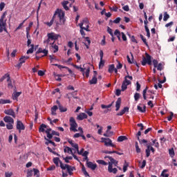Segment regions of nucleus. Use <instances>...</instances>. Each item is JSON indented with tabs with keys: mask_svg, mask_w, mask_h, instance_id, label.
Masks as SVG:
<instances>
[{
	"mask_svg": "<svg viewBox=\"0 0 177 177\" xmlns=\"http://www.w3.org/2000/svg\"><path fill=\"white\" fill-rule=\"evenodd\" d=\"M145 56L142 57V61L141 62L142 66H146V64H148L149 66H151V56L149 55V53H146Z\"/></svg>",
	"mask_w": 177,
	"mask_h": 177,
	"instance_id": "obj_3",
	"label": "nucleus"
},
{
	"mask_svg": "<svg viewBox=\"0 0 177 177\" xmlns=\"http://www.w3.org/2000/svg\"><path fill=\"white\" fill-rule=\"evenodd\" d=\"M128 35H129L131 42H134L135 44H138V40H136L134 35H131V34H129V33H128Z\"/></svg>",
	"mask_w": 177,
	"mask_h": 177,
	"instance_id": "obj_42",
	"label": "nucleus"
},
{
	"mask_svg": "<svg viewBox=\"0 0 177 177\" xmlns=\"http://www.w3.org/2000/svg\"><path fill=\"white\" fill-rule=\"evenodd\" d=\"M69 122L71 125L70 131H73V132H78V130H77L78 124H77V122H75V119L73 117L70 118Z\"/></svg>",
	"mask_w": 177,
	"mask_h": 177,
	"instance_id": "obj_4",
	"label": "nucleus"
},
{
	"mask_svg": "<svg viewBox=\"0 0 177 177\" xmlns=\"http://www.w3.org/2000/svg\"><path fill=\"white\" fill-rule=\"evenodd\" d=\"M138 140L140 142V143L143 144V143H147V140H140L139 137H138Z\"/></svg>",
	"mask_w": 177,
	"mask_h": 177,
	"instance_id": "obj_57",
	"label": "nucleus"
},
{
	"mask_svg": "<svg viewBox=\"0 0 177 177\" xmlns=\"http://www.w3.org/2000/svg\"><path fill=\"white\" fill-rule=\"evenodd\" d=\"M140 38H141L142 42L146 45V46H149V44L147 43V40L146 38H145V36L143 35H140Z\"/></svg>",
	"mask_w": 177,
	"mask_h": 177,
	"instance_id": "obj_43",
	"label": "nucleus"
},
{
	"mask_svg": "<svg viewBox=\"0 0 177 177\" xmlns=\"http://www.w3.org/2000/svg\"><path fill=\"white\" fill-rule=\"evenodd\" d=\"M104 66V60L100 59V63H99V68H102V67Z\"/></svg>",
	"mask_w": 177,
	"mask_h": 177,
	"instance_id": "obj_53",
	"label": "nucleus"
},
{
	"mask_svg": "<svg viewBox=\"0 0 177 177\" xmlns=\"http://www.w3.org/2000/svg\"><path fill=\"white\" fill-rule=\"evenodd\" d=\"M90 85H95V84H97V77L96 76H93L92 80L88 81Z\"/></svg>",
	"mask_w": 177,
	"mask_h": 177,
	"instance_id": "obj_29",
	"label": "nucleus"
},
{
	"mask_svg": "<svg viewBox=\"0 0 177 177\" xmlns=\"http://www.w3.org/2000/svg\"><path fill=\"white\" fill-rule=\"evenodd\" d=\"M4 114H6L7 115H11V117H13V118H16V114L15 113V111L13 109H6L4 111Z\"/></svg>",
	"mask_w": 177,
	"mask_h": 177,
	"instance_id": "obj_11",
	"label": "nucleus"
},
{
	"mask_svg": "<svg viewBox=\"0 0 177 177\" xmlns=\"http://www.w3.org/2000/svg\"><path fill=\"white\" fill-rule=\"evenodd\" d=\"M104 158H109L110 160V162H108L109 167H113V165H114V167H117V165H118V161L115 160L114 158H113V157L111 156H105Z\"/></svg>",
	"mask_w": 177,
	"mask_h": 177,
	"instance_id": "obj_8",
	"label": "nucleus"
},
{
	"mask_svg": "<svg viewBox=\"0 0 177 177\" xmlns=\"http://www.w3.org/2000/svg\"><path fill=\"white\" fill-rule=\"evenodd\" d=\"M50 45H51V48L54 49L53 53H57V52L59 51V46L55 44V41H53V43H50Z\"/></svg>",
	"mask_w": 177,
	"mask_h": 177,
	"instance_id": "obj_21",
	"label": "nucleus"
},
{
	"mask_svg": "<svg viewBox=\"0 0 177 177\" xmlns=\"http://www.w3.org/2000/svg\"><path fill=\"white\" fill-rule=\"evenodd\" d=\"M83 26H89V21L87 19V18H84L82 21L79 24V27L80 28H82V27H84Z\"/></svg>",
	"mask_w": 177,
	"mask_h": 177,
	"instance_id": "obj_16",
	"label": "nucleus"
},
{
	"mask_svg": "<svg viewBox=\"0 0 177 177\" xmlns=\"http://www.w3.org/2000/svg\"><path fill=\"white\" fill-rule=\"evenodd\" d=\"M108 171H109V172H110V174H111V173L112 174H117V172L118 171L117 168H113V166H111V165L108 166Z\"/></svg>",
	"mask_w": 177,
	"mask_h": 177,
	"instance_id": "obj_22",
	"label": "nucleus"
},
{
	"mask_svg": "<svg viewBox=\"0 0 177 177\" xmlns=\"http://www.w3.org/2000/svg\"><path fill=\"white\" fill-rule=\"evenodd\" d=\"M121 107V97L118 98L115 102V111H118Z\"/></svg>",
	"mask_w": 177,
	"mask_h": 177,
	"instance_id": "obj_20",
	"label": "nucleus"
},
{
	"mask_svg": "<svg viewBox=\"0 0 177 177\" xmlns=\"http://www.w3.org/2000/svg\"><path fill=\"white\" fill-rule=\"evenodd\" d=\"M5 3L3 2H1L0 3V10L1 12H2V10H3V9L5 8Z\"/></svg>",
	"mask_w": 177,
	"mask_h": 177,
	"instance_id": "obj_63",
	"label": "nucleus"
},
{
	"mask_svg": "<svg viewBox=\"0 0 177 177\" xmlns=\"http://www.w3.org/2000/svg\"><path fill=\"white\" fill-rule=\"evenodd\" d=\"M61 169H67L70 176L73 175V171H75V167H73L69 165H64L63 162H61Z\"/></svg>",
	"mask_w": 177,
	"mask_h": 177,
	"instance_id": "obj_5",
	"label": "nucleus"
},
{
	"mask_svg": "<svg viewBox=\"0 0 177 177\" xmlns=\"http://www.w3.org/2000/svg\"><path fill=\"white\" fill-rule=\"evenodd\" d=\"M48 128V126L45 124H41L39 128V132H45V129Z\"/></svg>",
	"mask_w": 177,
	"mask_h": 177,
	"instance_id": "obj_32",
	"label": "nucleus"
},
{
	"mask_svg": "<svg viewBox=\"0 0 177 177\" xmlns=\"http://www.w3.org/2000/svg\"><path fill=\"white\" fill-rule=\"evenodd\" d=\"M169 154L171 158H174V157L175 156V151L174 150V148L169 149Z\"/></svg>",
	"mask_w": 177,
	"mask_h": 177,
	"instance_id": "obj_41",
	"label": "nucleus"
},
{
	"mask_svg": "<svg viewBox=\"0 0 177 177\" xmlns=\"http://www.w3.org/2000/svg\"><path fill=\"white\" fill-rule=\"evenodd\" d=\"M44 139L45 140H46V142H45V145H46V146H49V143H50V145H53L54 147H56V143H55V142L46 138V137H44Z\"/></svg>",
	"mask_w": 177,
	"mask_h": 177,
	"instance_id": "obj_24",
	"label": "nucleus"
},
{
	"mask_svg": "<svg viewBox=\"0 0 177 177\" xmlns=\"http://www.w3.org/2000/svg\"><path fill=\"white\" fill-rule=\"evenodd\" d=\"M39 53H44V56H48V53H49V51L46 49L43 50L41 48H39L36 52V55H39Z\"/></svg>",
	"mask_w": 177,
	"mask_h": 177,
	"instance_id": "obj_15",
	"label": "nucleus"
},
{
	"mask_svg": "<svg viewBox=\"0 0 177 177\" xmlns=\"http://www.w3.org/2000/svg\"><path fill=\"white\" fill-rule=\"evenodd\" d=\"M157 70H158L159 71H161V70H162V64L160 63L157 65Z\"/></svg>",
	"mask_w": 177,
	"mask_h": 177,
	"instance_id": "obj_61",
	"label": "nucleus"
},
{
	"mask_svg": "<svg viewBox=\"0 0 177 177\" xmlns=\"http://www.w3.org/2000/svg\"><path fill=\"white\" fill-rule=\"evenodd\" d=\"M68 3H69L68 1H64L62 3V5L65 10H69L70 8H68V6H67Z\"/></svg>",
	"mask_w": 177,
	"mask_h": 177,
	"instance_id": "obj_30",
	"label": "nucleus"
},
{
	"mask_svg": "<svg viewBox=\"0 0 177 177\" xmlns=\"http://www.w3.org/2000/svg\"><path fill=\"white\" fill-rule=\"evenodd\" d=\"M28 59H30L28 56H21L19 58V62L23 64V63H26V60H28Z\"/></svg>",
	"mask_w": 177,
	"mask_h": 177,
	"instance_id": "obj_31",
	"label": "nucleus"
},
{
	"mask_svg": "<svg viewBox=\"0 0 177 177\" xmlns=\"http://www.w3.org/2000/svg\"><path fill=\"white\" fill-rule=\"evenodd\" d=\"M30 46L31 48L26 52L27 55H30V53H34V44H31Z\"/></svg>",
	"mask_w": 177,
	"mask_h": 177,
	"instance_id": "obj_45",
	"label": "nucleus"
},
{
	"mask_svg": "<svg viewBox=\"0 0 177 177\" xmlns=\"http://www.w3.org/2000/svg\"><path fill=\"white\" fill-rule=\"evenodd\" d=\"M6 15H8V12L6 11L1 15L0 19V27H6V21H8V19H6Z\"/></svg>",
	"mask_w": 177,
	"mask_h": 177,
	"instance_id": "obj_6",
	"label": "nucleus"
},
{
	"mask_svg": "<svg viewBox=\"0 0 177 177\" xmlns=\"http://www.w3.org/2000/svg\"><path fill=\"white\" fill-rule=\"evenodd\" d=\"M80 34H81L82 38L86 37H85V32L84 31L83 28H80Z\"/></svg>",
	"mask_w": 177,
	"mask_h": 177,
	"instance_id": "obj_62",
	"label": "nucleus"
},
{
	"mask_svg": "<svg viewBox=\"0 0 177 177\" xmlns=\"http://www.w3.org/2000/svg\"><path fill=\"white\" fill-rule=\"evenodd\" d=\"M12 102L10 100H0V104H10Z\"/></svg>",
	"mask_w": 177,
	"mask_h": 177,
	"instance_id": "obj_39",
	"label": "nucleus"
},
{
	"mask_svg": "<svg viewBox=\"0 0 177 177\" xmlns=\"http://www.w3.org/2000/svg\"><path fill=\"white\" fill-rule=\"evenodd\" d=\"M152 63L155 68H157V66L158 65V61L157 59L152 60Z\"/></svg>",
	"mask_w": 177,
	"mask_h": 177,
	"instance_id": "obj_54",
	"label": "nucleus"
},
{
	"mask_svg": "<svg viewBox=\"0 0 177 177\" xmlns=\"http://www.w3.org/2000/svg\"><path fill=\"white\" fill-rule=\"evenodd\" d=\"M21 95V92H14L12 95V97L13 100H17L19 99V96Z\"/></svg>",
	"mask_w": 177,
	"mask_h": 177,
	"instance_id": "obj_23",
	"label": "nucleus"
},
{
	"mask_svg": "<svg viewBox=\"0 0 177 177\" xmlns=\"http://www.w3.org/2000/svg\"><path fill=\"white\" fill-rule=\"evenodd\" d=\"M64 153H68V154H73V149L68 147H65L64 149Z\"/></svg>",
	"mask_w": 177,
	"mask_h": 177,
	"instance_id": "obj_33",
	"label": "nucleus"
},
{
	"mask_svg": "<svg viewBox=\"0 0 177 177\" xmlns=\"http://www.w3.org/2000/svg\"><path fill=\"white\" fill-rule=\"evenodd\" d=\"M129 165L127 163V161H125L124 165L123 166V172H127L128 170Z\"/></svg>",
	"mask_w": 177,
	"mask_h": 177,
	"instance_id": "obj_52",
	"label": "nucleus"
},
{
	"mask_svg": "<svg viewBox=\"0 0 177 177\" xmlns=\"http://www.w3.org/2000/svg\"><path fill=\"white\" fill-rule=\"evenodd\" d=\"M121 35H122V39H123V41H125L127 40V35H125V33H124V32H121Z\"/></svg>",
	"mask_w": 177,
	"mask_h": 177,
	"instance_id": "obj_60",
	"label": "nucleus"
},
{
	"mask_svg": "<svg viewBox=\"0 0 177 177\" xmlns=\"http://www.w3.org/2000/svg\"><path fill=\"white\" fill-rule=\"evenodd\" d=\"M77 118L79 120V121H82V120L88 118V115H86L85 113H80L79 115H77Z\"/></svg>",
	"mask_w": 177,
	"mask_h": 177,
	"instance_id": "obj_17",
	"label": "nucleus"
},
{
	"mask_svg": "<svg viewBox=\"0 0 177 177\" xmlns=\"http://www.w3.org/2000/svg\"><path fill=\"white\" fill-rule=\"evenodd\" d=\"M7 78V82H9L10 81V75L9 73L5 74L1 79H0V82H3Z\"/></svg>",
	"mask_w": 177,
	"mask_h": 177,
	"instance_id": "obj_18",
	"label": "nucleus"
},
{
	"mask_svg": "<svg viewBox=\"0 0 177 177\" xmlns=\"http://www.w3.org/2000/svg\"><path fill=\"white\" fill-rule=\"evenodd\" d=\"M53 66H55V67H58V68H59V70H62V68H68V67L67 66H64L63 65H59L57 64H53Z\"/></svg>",
	"mask_w": 177,
	"mask_h": 177,
	"instance_id": "obj_47",
	"label": "nucleus"
},
{
	"mask_svg": "<svg viewBox=\"0 0 177 177\" xmlns=\"http://www.w3.org/2000/svg\"><path fill=\"white\" fill-rule=\"evenodd\" d=\"M124 140H128V138L125 136H120L118 138V142H124Z\"/></svg>",
	"mask_w": 177,
	"mask_h": 177,
	"instance_id": "obj_36",
	"label": "nucleus"
},
{
	"mask_svg": "<svg viewBox=\"0 0 177 177\" xmlns=\"http://www.w3.org/2000/svg\"><path fill=\"white\" fill-rule=\"evenodd\" d=\"M137 109L138 110V111H140V113H146V105L143 106V109L142 108V106L138 105L137 106Z\"/></svg>",
	"mask_w": 177,
	"mask_h": 177,
	"instance_id": "obj_34",
	"label": "nucleus"
},
{
	"mask_svg": "<svg viewBox=\"0 0 177 177\" xmlns=\"http://www.w3.org/2000/svg\"><path fill=\"white\" fill-rule=\"evenodd\" d=\"M104 143L106 147L111 146V147H115V145L113 144V141L110 138H107L106 141H104Z\"/></svg>",
	"mask_w": 177,
	"mask_h": 177,
	"instance_id": "obj_14",
	"label": "nucleus"
},
{
	"mask_svg": "<svg viewBox=\"0 0 177 177\" xmlns=\"http://www.w3.org/2000/svg\"><path fill=\"white\" fill-rule=\"evenodd\" d=\"M80 165H82V171L83 172L84 176H89V174L88 173V171H86V169H85V166L84 165V164H82V162H80Z\"/></svg>",
	"mask_w": 177,
	"mask_h": 177,
	"instance_id": "obj_25",
	"label": "nucleus"
},
{
	"mask_svg": "<svg viewBox=\"0 0 177 177\" xmlns=\"http://www.w3.org/2000/svg\"><path fill=\"white\" fill-rule=\"evenodd\" d=\"M17 129L20 131H24V129H26V127H24V124H23V122L20 120H17Z\"/></svg>",
	"mask_w": 177,
	"mask_h": 177,
	"instance_id": "obj_12",
	"label": "nucleus"
},
{
	"mask_svg": "<svg viewBox=\"0 0 177 177\" xmlns=\"http://www.w3.org/2000/svg\"><path fill=\"white\" fill-rule=\"evenodd\" d=\"M68 143H70L71 146H72V147H74V149H75V150L78 151V145L77 144L74 143L73 140H68Z\"/></svg>",
	"mask_w": 177,
	"mask_h": 177,
	"instance_id": "obj_27",
	"label": "nucleus"
},
{
	"mask_svg": "<svg viewBox=\"0 0 177 177\" xmlns=\"http://www.w3.org/2000/svg\"><path fill=\"white\" fill-rule=\"evenodd\" d=\"M27 19H28V18H27ZM27 19H24V20L23 21V22L21 23V24L19 25L18 27H17V28L15 29V31H17V30H20V28H21V27H23V24H24V23H26V21L27 20Z\"/></svg>",
	"mask_w": 177,
	"mask_h": 177,
	"instance_id": "obj_50",
	"label": "nucleus"
},
{
	"mask_svg": "<svg viewBox=\"0 0 177 177\" xmlns=\"http://www.w3.org/2000/svg\"><path fill=\"white\" fill-rule=\"evenodd\" d=\"M62 75H55V80L56 81L60 82L62 81Z\"/></svg>",
	"mask_w": 177,
	"mask_h": 177,
	"instance_id": "obj_58",
	"label": "nucleus"
},
{
	"mask_svg": "<svg viewBox=\"0 0 177 177\" xmlns=\"http://www.w3.org/2000/svg\"><path fill=\"white\" fill-rule=\"evenodd\" d=\"M3 121L6 122L11 123V124H15V120L12 118L10 116H6L3 118Z\"/></svg>",
	"mask_w": 177,
	"mask_h": 177,
	"instance_id": "obj_19",
	"label": "nucleus"
},
{
	"mask_svg": "<svg viewBox=\"0 0 177 177\" xmlns=\"http://www.w3.org/2000/svg\"><path fill=\"white\" fill-rule=\"evenodd\" d=\"M147 149L145 150L146 152V157H150V145L147 144Z\"/></svg>",
	"mask_w": 177,
	"mask_h": 177,
	"instance_id": "obj_35",
	"label": "nucleus"
},
{
	"mask_svg": "<svg viewBox=\"0 0 177 177\" xmlns=\"http://www.w3.org/2000/svg\"><path fill=\"white\" fill-rule=\"evenodd\" d=\"M107 32L110 34L111 37H113L114 34L113 33V29H111L110 27H107Z\"/></svg>",
	"mask_w": 177,
	"mask_h": 177,
	"instance_id": "obj_51",
	"label": "nucleus"
},
{
	"mask_svg": "<svg viewBox=\"0 0 177 177\" xmlns=\"http://www.w3.org/2000/svg\"><path fill=\"white\" fill-rule=\"evenodd\" d=\"M110 10H113V12H117L118 10V7L113 6L109 8Z\"/></svg>",
	"mask_w": 177,
	"mask_h": 177,
	"instance_id": "obj_59",
	"label": "nucleus"
},
{
	"mask_svg": "<svg viewBox=\"0 0 177 177\" xmlns=\"http://www.w3.org/2000/svg\"><path fill=\"white\" fill-rule=\"evenodd\" d=\"M66 14L64 11L62 9H57L53 16L50 22H44L46 26L48 27H52L53 26V23H55L56 27H59V26H64L66 24Z\"/></svg>",
	"mask_w": 177,
	"mask_h": 177,
	"instance_id": "obj_1",
	"label": "nucleus"
},
{
	"mask_svg": "<svg viewBox=\"0 0 177 177\" xmlns=\"http://www.w3.org/2000/svg\"><path fill=\"white\" fill-rule=\"evenodd\" d=\"M97 162L101 165H109V163L103 160H97Z\"/></svg>",
	"mask_w": 177,
	"mask_h": 177,
	"instance_id": "obj_44",
	"label": "nucleus"
},
{
	"mask_svg": "<svg viewBox=\"0 0 177 177\" xmlns=\"http://www.w3.org/2000/svg\"><path fill=\"white\" fill-rule=\"evenodd\" d=\"M167 172H168V169H164L160 174V177H169V174Z\"/></svg>",
	"mask_w": 177,
	"mask_h": 177,
	"instance_id": "obj_38",
	"label": "nucleus"
},
{
	"mask_svg": "<svg viewBox=\"0 0 177 177\" xmlns=\"http://www.w3.org/2000/svg\"><path fill=\"white\" fill-rule=\"evenodd\" d=\"M86 167H88L92 171H95L97 168V165L92 162L86 161Z\"/></svg>",
	"mask_w": 177,
	"mask_h": 177,
	"instance_id": "obj_10",
	"label": "nucleus"
},
{
	"mask_svg": "<svg viewBox=\"0 0 177 177\" xmlns=\"http://www.w3.org/2000/svg\"><path fill=\"white\" fill-rule=\"evenodd\" d=\"M48 38L50 39L51 41H57L60 37V35H57L55 32H49L47 34Z\"/></svg>",
	"mask_w": 177,
	"mask_h": 177,
	"instance_id": "obj_7",
	"label": "nucleus"
},
{
	"mask_svg": "<svg viewBox=\"0 0 177 177\" xmlns=\"http://www.w3.org/2000/svg\"><path fill=\"white\" fill-rule=\"evenodd\" d=\"M79 70H80L81 73H82V75L83 77H85L86 75V78H89V73H91V68H88L85 72V68H82L80 66V68H79Z\"/></svg>",
	"mask_w": 177,
	"mask_h": 177,
	"instance_id": "obj_9",
	"label": "nucleus"
},
{
	"mask_svg": "<svg viewBox=\"0 0 177 177\" xmlns=\"http://www.w3.org/2000/svg\"><path fill=\"white\" fill-rule=\"evenodd\" d=\"M57 109H59L57 105H55L51 108L52 115H57V113H56V111H57Z\"/></svg>",
	"mask_w": 177,
	"mask_h": 177,
	"instance_id": "obj_28",
	"label": "nucleus"
},
{
	"mask_svg": "<svg viewBox=\"0 0 177 177\" xmlns=\"http://www.w3.org/2000/svg\"><path fill=\"white\" fill-rule=\"evenodd\" d=\"M147 89H149V87L147 86L142 91V96H143V99L144 100H147V97L146 96V93H147Z\"/></svg>",
	"mask_w": 177,
	"mask_h": 177,
	"instance_id": "obj_40",
	"label": "nucleus"
},
{
	"mask_svg": "<svg viewBox=\"0 0 177 177\" xmlns=\"http://www.w3.org/2000/svg\"><path fill=\"white\" fill-rule=\"evenodd\" d=\"M53 162L54 164H55L56 167H59V162L60 164V168H62V163L63 162H62V160H60V159L59 158H53Z\"/></svg>",
	"mask_w": 177,
	"mask_h": 177,
	"instance_id": "obj_26",
	"label": "nucleus"
},
{
	"mask_svg": "<svg viewBox=\"0 0 177 177\" xmlns=\"http://www.w3.org/2000/svg\"><path fill=\"white\" fill-rule=\"evenodd\" d=\"M13 123H8L6 124L7 129H13Z\"/></svg>",
	"mask_w": 177,
	"mask_h": 177,
	"instance_id": "obj_56",
	"label": "nucleus"
},
{
	"mask_svg": "<svg viewBox=\"0 0 177 177\" xmlns=\"http://www.w3.org/2000/svg\"><path fill=\"white\" fill-rule=\"evenodd\" d=\"M131 81H132V80H133V77L132 76L129 75V73L127 72V75L124 77V80L123 81L122 84V91L124 92V91H127V89H128V85H131Z\"/></svg>",
	"mask_w": 177,
	"mask_h": 177,
	"instance_id": "obj_2",
	"label": "nucleus"
},
{
	"mask_svg": "<svg viewBox=\"0 0 177 177\" xmlns=\"http://www.w3.org/2000/svg\"><path fill=\"white\" fill-rule=\"evenodd\" d=\"M59 110L60 113H66V111H67V109L62 105H59Z\"/></svg>",
	"mask_w": 177,
	"mask_h": 177,
	"instance_id": "obj_46",
	"label": "nucleus"
},
{
	"mask_svg": "<svg viewBox=\"0 0 177 177\" xmlns=\"http://www.w3.org/2000/svg\"><path fill=\"white\" fill-rule=\"evenodd\" d=\"M137 127H140V131H143L145 129V126L142 123H138Z\"/></svg>",
	"mask_w": 177,
	"mask_h": 177,
	"instance_id": "obj_55",
	"label": "nucleus"
},
{
	"mask_svg": "<svg viewBox=\"0 0 177 177\" xmlns=\"http://www.w3.org/2000/svg\"><path fill=\"white\" fill-rule=\"evenodd\" d=\"M168 19H169V15L168 14V12H164L163 21H167V20H168Z\"/></svg>",
	"mask_w": 177,
	"mask_h": 177,
	"instance_id": "obj_49",
	"label": "nucleus"
},
{
	"mask_svg": "<svg viewBox=\"0 0 177 177\" xmlns=\"http://www.w3.org/2000/svg\"><path fill=\"white\" fill-rule=\"evenodd\" d=\"M125 113H129V107L125 106L119 113L116 114L118 116H122Z\"/></svg>",
	"mask_w": 177,
	"mask_h": 177,
	"instance_id": "obj_13",
	"label": "nucleus"
},
{
	"mask_svg": "<svg viewBox=\"0 0 177 177\" xmlns=\"http://www.w3.org/2000/svg\"><path fill=\"white\" fill-rule=\"evenodd\" d=\"M139 99H140V93H136L134 94V100L136 102H138V100H139Z\"/></svg>",
	"mask_w": 177,
	"mask_h": 177,
	"instance_id": "obj_48",
	"label": "nucleus"
},
{
	"mask_svg": "<svg viewBox=\"0 0 177 177\" xmlns=\"http://www.w3.org/2000/svg\"><path fill=\"white\" fill-rule=\"evenodd\" d=\"M136 91L137 92H139V91H140V84H139V82H136Z\"/></svg>",
	"mask_w": 177,
	"mask_h": 177,
	"instance_id": "obj_64",
	"label": "nucleus"
},
{
	"mask_svg": "<svg viewBox=\"0 0 177 177\" xmlns=\"http://www.w3.org/2000/svg\"><path fill=\"white\" fill-rule=\"evenodd\" d=\"M115 68V66H114V64L109 65V69H108L109 73H110V74H113V73H114Z\"/></svg>",
	"mask_w": 177,
	"mask_h": 177,
	"instance_id": "obj_37",
	"label": "nucleus"
}]
</instances>
